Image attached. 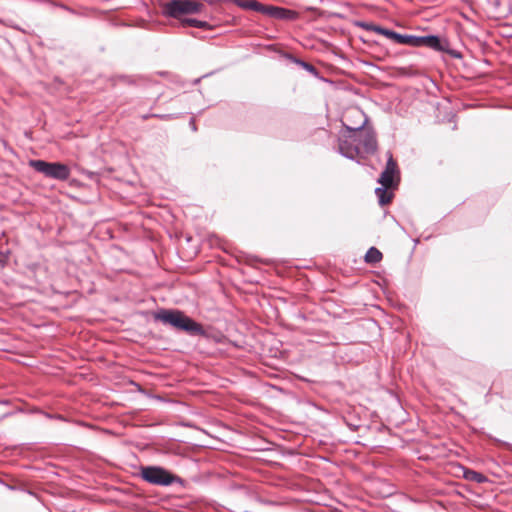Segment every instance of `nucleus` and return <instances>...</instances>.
<instances>
[{
    "mask_svg": "<svg viewBox=\"0 0 512 512\" xmlns=\"http://www.w3.org/2000/svg\"><path fill=\"white\" fill-rule=\"evenodd\" d=\"M153 315L156 321L170 325L171 327L187 332L190 335H206V331L200 323L196 322L180 310L162 308L154 312Z\"/></svg>",
    "mask_w": 512,
    "mask_h": 512,
    "instance_id": "1",
    "label": "nucleus"
},
{
    "mask_svg": "<svg viewBox=\"0 0 512 512\" xmlns=\"http://www.w3.org/2000/svg\"><path fill=\"white\" fill-rule=\"evenodd\" d=\"M399 44L415 48L427 47L437 52L446 53L454 59H461L463 57L460 51L450 48L449 40L445 36L441 35L429 34L417 36L402 34Z\"/></svg>",
    "mask_w": 512,
    "mask_h": 512,
    "instance_id": "2",
    "label": "nucleus"
},
{
    "mask_svg": "<svg viewBox=\"0 0 512 512\" xmlns=\"http://www.w3.org/2000/svg\"><path fill=\"white\" fill-rule=\"evenodd\" d=\"M357 114L364 117V120L358 126H349L342 122L345 132L341 133L338 138V152L345 158L350 160H356L357 156L360 155V131L368 123V117L362 112L357 110Z\"/></svg>",
    "mask_w": 512,
    "mask_h": 512,
    "instance_id": "3",
    "label": "nucleus"
},
{
    "mask_svg": "<svg viewBox=\"0 0 512 512\" xmlns=\"http://www.w3.org/2000/svg\"><path fill=\"white\" fill-rule=\"evenodd\" d=\"M139 472L130 473L133 477H139L145 482L157 486H171L174 483H182V479L161 466H139Z\"/></svg>",
    "mask_w": 512,
    "mask_h": 512,
    "instance_id": "4",
    "label": "nucleus"
},
{
    "mask_svg": "<svg viewBox=\"0 0 512 512\" xmlns=\"http://www.w3.org/2000/svg\"><path fill=\"white\" fill-rule=\"evenodd\" d=\"M29 165L46 177L57 180H67L70 177V169L67 165L59 162H46L44 160H31Z\"/></svg>",
    "mask_w": 512,
    "mask_h": 512,
    "instance_id": "5",
    "label": "nucleus"
},
{
    "mask_svg": "<svg viewBox=\"0 0 512 512\" xmlns=\"http://www.w3.org/2000/svg\"><path fill=\"white\" fill-rule=\"evenodd\" d=\"M202 4L192 0H171L164 4L163 14L171 18L198 13Z\"/></svg>",
    "mask_w": 512,
    "mask_h": 512,
    "instance_id": "6",
    "label": "nucleus"
},
{
    "mask_svg": "<svg viewBox=\"0 0 512 512\" xmlns=\"http://www.w3.org/2000/svg\"><path fill=\"white\" fill-rule=\"evenodd\" d=\"M360 145L367 154H374L377 151L376 133L372 127H364L360 132Z\"/></svg>",
    "mask_w": 512,
    "mask_h": 512,
    "instance_id": "7",
    "label": "nucleus"
},
{
    "mask_svg": "<svg viewBox=\"0 0 512 512\" xmlns=\"http://www.w3.org/2000/svg\"><path fill=\"white\" fill-rule=\"evenodd\" d=\"M265 10L266 11L264 12V15H268V16H271L273 18L280 19V20L293 21V20L298 19V16H299L298 13L294 10L277 7V6H273V5H267Z\"/></svg>",
    "mask_w": 512,
    "mask_h": 512,
    "instance_id": "8",
    "label": "nucleus"
},
{
    "mask_svg": "<svg viewBox=\"0 0 512 512\" xmlns=\"http://www.w3.org/2000/svg\"><path fill=\"white\" fill-rule=\"evenodd\" d=\"M378 182L383 185L390 187L391 189H397L400 183V174H395L388 170H383L380 174Z\"/></svg>",
    "mask_w": 512,
    "mask_h": 512,
    "instance_id": "9",
    "label": "nucleus"
},
{
    "mask_svg": "<svg viewBox=\"0 0 512 512\" xmlns=\"http://www.w3.org/2000/svg\"><path fill=\"white\" fill-rule=\"evenodd\" d=\"M229 1L245 10L259 12L261 14H264V12L266 11L265 9H266L267 5H264L256 0H229Z\"/></svg>",
    "mask_w": 512,
    "mask_h": 512,
    "instance_id": "10",
    "label": "nucleus"
},
{
    "mask_svg": "<svg viewBox=\"0 0 512 512\" xmlns=\"http://www.w3.org/2000/svg\"><path fill=\"white\" fill-rule=\"evenodd\" d=\"M393 190L390 187L381 185L375 189V194L378 198V203L380 206L388 205L393 199Z\"/></svg>",
    "mask_w": 512,
    "mask_h": 512,
    "instance_id": "11",
    "label": "nucleus"
},
{
    "mask_svg": "<svg viewBox=\"0 0 512 512\" xmlns=\"http://www.w3.org/2000/svg\"><path fill=\"white\" fill-rule=\"evenodd\" d=\"M463 476L466 480L473 481L479 484L488 481V478L484 474L469 468H463Z\"/></svg>",
    "mask_w": 512,
    "mask_h": 512,
    "instance_id": "12",
    "label": "nucleus"
},
{
    "mask_svg": "<svg viewBox=\"0 0 512 512\" xmlns=\"http://www.w3.org/2000/svg\"><path fill=\"white\" fill-rule=\"evenodd\" d=\"M382 253L376 247H370L364 257V260L368 264H375L382 260Z\"/></svg>",
    "mask_w": 512,
    "mask_h": 512,
    "instance_id": "13",
    "label": "nucleus"
},
{
    "mask_svg": "<svg viewBox=\"0 0 512 512\" xmlns=\"http://www.w3.org/2000/svg\"><path fill=\"white\" fill-rule=\"evenodd\" d=\"M290 59L295 64L299 65L300 67H302L304 70H306L307 72H309L313 76H316V77L318 76L319 71H318V69L314 65H312V64H310V63H308V62H306L304 60H301L299 58H296L294 56H290Z\"/></svg>",
    "mask_w": 512,
    "mask_h": 512,
    "instance_id": "14",
    "label": "nucleus"
},
{
    "mask_svg": "<svg viewBox=\"0 0 512 512\" xmlns=\"http://www.w3.org/2000/svg\"><path fill=\"white\" fill-rule=\"evenodd\" d=\"M182 24L184 26H191L201 29H209L211 28L210 24L206 21L198 20L195 18H185L182 20Z\"/></svg>",
    "mask_w": 512,
    "mask_h": 512,
    "instance_id": "15",
    "label": "nucleus"
},
{
    "mask_svg": "<svg viewBox=\"0 0 512 512\" xmlns=\"http://www.w3.org/2000/svg\"><path fill=\"white\" fill-rule=\"evenodd\" d=\"M129 83H130V86L131 85H135V86H138V85L150 86L154 82L152 80L146 78V77H143V76H130Z\"/></svg>",
    "mask_w": 512,
    "mask_h": 512,
    "instance_id": "16",
    "label": "nucleus"
},
{
    "mask_svg": "<svg viewBox=\"0 0 512 512\" xmlns=\"http://www.w3.org/2000/svg\"><path fill=\"white\" fill-rule=\"evenodd\" d=\"M380 35H383L385 36L386 38L392 40L393 42H395L396 44H399L400 42V38H401V33H398L394 30H391V29H388V28H383V31Z\"/></svg>",
    "mask_w": 512,
    "mask_h": 512,
    "instance_id": "17",
    "label": "nucleus"
},
{
    "mask_svg": "<svg viewBox=\"0 0 512 512\" xmlns=\"http://www.w3.org/2000/svg\"><path fill=\"white\" fill-rule=\"evenodd\" d=\"M387 155H388V159H387L386 166H385L384 170L391 171L395 174H400L397 162L394 160L391 152H387Z\"/></svg>",
    "mask_w": 512,
    "mask_h": 512,
    "instance_id": "18",
    "label": "nucleus"
},
{
    "mask_svg": "<svg viewBox=\"0 0 512 512\" xmlns=\"http://www.w3.org/2000/svg\"><path fill=\"white\" fill-rule=\"evenodd\" d=\"M343 420L351 431H357L361 426L360 419L344 417Z\"/></svg>",
    "mask_w": 512,
    "mask_h": 512,
    "instance_id": "19",
    "label": "nucleus"
},
{
    "mask_svg": "<svg viewBox=\"0 0 512 512\" xmlns=\"http://www.w3.org/2000/svg\"><path fill=\"white\" fill-rule=\"evenodd\" d=\"M149 117H155L163 120L173 119L174 116L172 114H151V115H142V119H147Z\"/></svg>",
    "mask_w": 512,
    "mask_h": 512,
    "instance_id": "20",
    "label": "nucleus"
},
{
    "mask_svg": "<svg viewBox=\"0 0 512 512\" xmlns=\"http://www.w3.org/2000/svg\"><path fill=\"white\" fill-rule=\"evenodd\" d=\"M129 384H130V394L134 393V392L139 393V394L143 393L141 386L138 383H136L135 381L130 379Z\"/></svg>",
    "mask_w": 512,
    "mask_h": 512,
    "instance_id": "21",
    "label": "nucleus"
},
{
    "mask_svg": "<svg viewBox=\"0 0 512 512\" xmlns=\"http://www.w3.org/2000/svg\"><path fill=\"white\" fill-rule=\"evenodd\" d=\"M374 23L372 22H359L358 23V26L359 27H362L363 29L367 30V31H373V27H374Z\"/></svg>",
    "mask_w": 512,
    "mask_h": 512,
    "instance_id": "22",
    "label": "nucleus"
},
{
    "mask_svg": "<svg viewBox=\"0 0 512 512\" xmlns=\"http://www.w3.org/2000/svg\"><path fill=\"white\" fill-rule=\"evenodd\" d=\"M189 126L191 128L192 131L196 132L197 131V126H196V123H195V118L192 117L189 121Z\"/></svg>",
    "mask_w": 512,
    "mask_h": 512,
    "instance_id": "23",
    "label": "nucleus"
},
{
    "mask_svg": "<svg viewBox=\"0 0 512 512\" xmlns=\"http://www.w3.org/2000/svg\"><path fill=\"white\" fill-rule=\"evenodd\" d=\"M383 28H384V27H382V26H380V25H376V24H375V25H374V27H373V31H374V32H376V33H378V34H381V33H382V31H383Z\"/></svg>",
    "mask_w": 512,
    "mask_h": 512,
    "instance_id": "24",
    "label": "nucleus"
},
{
    "mask_svg": "<svg viewBox=\"0 0 512 512\" xmlns=\"http://www.w3.org/2000/svg\"><path fill=\"white\" fill-rule=\"evenodd\" d=\"M208 75H209V74H206V75H204V76H202V77H200V78L195 79V80L193 81V84H194V85H196V84L200 83L201 79H202V78H204V77H207Z\"/></svg>",
    "mask_w": 512,
    "mask_h": 512,
    "instance_id": "25",
    "label": "nucleus"
},
{
    "mask_svg": "<svg viewBox=\"0 0 512 512\" xmlns=\"http://www.w3.org/2000/svg\"><path fill=\"white\" fill-rule=\"evenodd\" d=\"M299 317L302 318V319H305V315L304 314H300Z\"/></svg>",
    "mask_w": 512,
    "mask_h": 512,
    "instance_id": "26",
    "label": "nucleus"
}]
</instances>
